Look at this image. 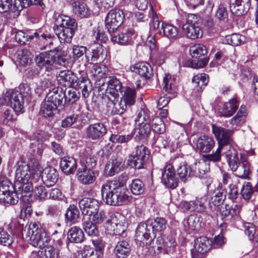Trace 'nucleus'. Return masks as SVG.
Returning <instances> with one entry per match:
<instances>
[{
  "instance_id": "obj_9",
  "label": "nucleus",
  "mask_w": 258,
  "mask_h": 258,
  "mask_svg": "<svg viewBox=\"0 0 258 258\" xmlns=\"http://www.w3.org/2000/svg\"><path fill=\"white\" fill-rule=\"evenodd\" d=\"M124 15L122 11L117 9L111 10L105 20V27L111 36L114 33L123 22Z\"/></svg>"
},
{
  "instance_id": "obj_2",
  "label": "nucleus",
  "mask_w": 258,
  "mask_h": 258,
  "mask_svg": "<svg viewBox=\"0 0 258 258\" xmlns=\"http://www.w3.org/2000/svg\"><path fill=\"white\" fill-rule=\"evenodd\" d=\"M77 27V23L74 19L61 15L56 18L53 30L61 43H69Z\"/></svg>"
},
{
  "instance_id": "obj_4",
  "label": "nucleus",
  "mask_w": 258,
  "mask_h": 258,
  "mask_svg": "<svg viewBox=\"0 0 258 258\" xmlns=\"http://www.w3.org/2000/svg\"><path fill=\"white\" fill-rule=\"evenodd\" d=\"M26 239L30 244L35 247L43 248L46 246L50 240L40 223L34 222L29 225L26 234Z\"/></svg>"
},
{
  "instance_id": "obj_56",
  "label": "nucleus",
  "mask_w": 258,
  "mask_h": 258,
  "mask_svg": "<svg viewBox=\"0 0 258 258\" xmlns=\"http://www.w3.org/2000/svg\"><path fill=\"white\" fill-rule=\"evenodd\" d=\"M80 97V93L77 90L71 89L69 90L64 98V104H71L78 100Z\"/></svg>"
},
{
  "instance_id": "obj_15",
  "label": "nucleus",
  "mask_w": 258,
  "mask_h": 258,
  "mask_svg": "<svg viewBox=\"0 0 258 258\" xmlns=\"http://www.w3.org/2000/svg\"><path fill=\"white\" fill-rule=\"evenodd\" d=\"M79 207L84 217L92 215L98 210L99 204L98 200L91 198H84L81 199L79 203Z\"/></svg>"
},
{
  "instance_id": "obj_35",
  "label": "nucleus",
  "mask_w": 258,
  "mask_h": 258,
  "mask_svg": "<svg viewBox=\"0 0 258 258\" xmlns=\"http://www.w3.org/2000/svg\"><path fill=\"white\" fill-rule=\"evenodd\" d=\"M117 98H116V100L114 101V105L116 109L122 108V107L123 108L124 110L121 113H111L109 112L108 111V107L107 106V101L104 102L106 103V111L107 113L109 114L114 115V114H122L126 109L127 105H129V87H126L125 88V91L124 92V94H122V97H121L120 102L119 103L117 104Z\"/></svg>"
},
{
  "instance_id": "obj_21",
  "label": "nucleus",
  "mask_w": 258,
  "mask_h": 258,
  "mask_svg": "<svg viewBox=\"0 0 258 258\" xmlns=\"http://www.w3.org/2000/svg\"><path fill=\"white\" fill-rule=\"evenodd\" d=\"M215 144V141L212 137L204 135L197 139L196 147L200 152L208 153L214 148Z\"/></svg>"
},
{
  "instance_id": "obj_10",
  "label": "nucleus",
  "mask_w": 258,
  "mask_h": 258,
  "mask_svg": "<svg viewBox=\"0 0 258 258\" xmlns=\"http://www.w3.org/2000/svg\"><path fill=\"white\" fill-rule=\"evenodd\" d=\"M132 157L133 159H130V166L136 169H141L149 159V151L144 146H137L135 151H133Z\"/></svg>"
},
{
  "instance_id": "obj_49",
  "label": "nucleus",
  "mask_w": 258,
  "mask_h": 258,
  "mask_svg": "<svg viewBox=\"0 0 258 258\" xmlns=\"http://www.w3.org/2000/svg\"><path fill=\"white\" fill-rule=\"evenodd\" d=\"M90 84L89 80L85 78H81L77 82V85L81 90L82 96L84 98H87L89 95L90 91L91 90Z\"/></svg>"
},
{
  "instance_id": "obj_45",
  "label": "nucleus",
  "mask_w": 258,
  "mask_h": 258,
  "mask_svg": "<svg viewBox=\"0 0 258 258\" xmlns=\"http://www.w3.org/2000/svg\"><path fill=\"white\" fill-rule=\"evenodd\" d=\"M247 115L244 106H241L236 115L232 117L230 121V124L233 126H238L244 123Z\"/></svg>"
},
{
  "instance_id": "obj_30",
  "label": "nucleus",
  "mask_w": 258,
  "mask_h": 258,
  "mask_svg": "<svg viewBox=\"0 0 258 258\" xmlns=\"http://www.w3.org/2000/svg\"><path fill=\"white\" fill-rule=\"evenodd\" d=\"M106 227L108 230L112 231L116 235H122L127 230L128 227L127 222L123 224L116 223L115 219L107 220L106 223Z\"/></svg>"
},
{
  "instance_id": "obj_50",
  "label": "nucleus",
  "mask_w": 258,
  "mask_h": 258,
  "mask_svg": "<svg viewBox=\"0 0 258 258\" xmlns=\"http://www.w3.org/2000/svg\"><path fill=\"white\" fill-rule=\"evenodd\" d=\"M57 107L45 98L44 101L42 103L41 111L45 117L51 116L53 114V111L57 109Z\"/></svg>"
},
{
  "instance_id": "obj_17",
  "label": "nucleus",
  "mask_w": 258,
  "mask_h": 258,
  "mask_svg": "<svg viewBox=\"0 0 258 258\" xmlns=\"http://www.w3.org/2000/svg\"><path fill=\"white\" fill-rule=\"evenodd\" d=\"M230 10L232 14L241 16L246 14L250 7V0H229Z\"/></svg>"
},
{
  "instance_id": "obj_55",
  "label": "nucleus",
  "mask_w": 258,
  "mask_h": 258,
  "mask_svg": "<svg viewBox=\"0 0 258 258\" xmlns=\"http://www.w3.org/2000/svg\"><path fill=\"white\" fill-rule=\"evenodd\" d=\"M177 171L180 179L183 182L186 181L187 177L190 176L191 170L186 163L181 164Z\"/></svg>"
},
{
  "instance_id": "obj_1",
  "label": "nucleus",
  "mask_w": 258,
  "mask_h": 258,
  "mask_svg": "<svg viewBox=\"0 0 258 258\" xmlns=\"http://www.w3.org/2000/svg\"><path fill=\"white\" fill-rule=\"evenodd\" d=\"M19 89V91L14 89L7 91L0 99L1 104H10L16 114L23 112L24 98L29 96L31 93L30 87L27 84H20Z\"/></svg>"
},
{
  "instance_id": "obj_27",
  "label": "nucleus",
  "mask_w": 258,
  "mask_h": 258,
  "mask_svg": "<svg viewBox=\"0 0 258 258\" xmlns=\"http://www.w3.org/2000/svg\"><path fill=\"white\" fill-rule=\"evenodd\" d=\"M238 106L239 102L237 98L234 97L223 105L222 107L220 109L219 113H220L221 116L230 117L235 112Z\"/></svg>"
},
{
  "instance_id": "obj_47",
  "label": "nucleus",
  "mask_w": 258,
  "mask_h": 258,
  "mask_svg": "<svg viewBox=\"0 0 258 258\" xmlns=\"http://www.w3.org/2000/svg\"><path fill=\"white\" fill-rule=\"evenodd\" d=\"M192 83L197 87L198 91H202L208 82V76L206 74H199L192 78Z\"/></svg>"
},
{
  "instance_id": "obj_58",
  "label": "nucleus",
  "mask_w": 258,
  "mask_h": 258,
  "mask_svg": "<svg viewBox=\"0 0 258 258\" xmlns=\"http://www.w3.org/2000/svg\"><path fill=\"white\" fill-rule=\"evenodd\" d=\"M221 150L222 147L219 146L216 151L212 154L203 155V158L209 161L219 162L221 158Z\"/></svg>"
},
{
  "instance_id": "obj_36",
  "label": "nucleus",
  "mask_w": 258,
  "mask_h": 258,
  "mask_svg": "<svg viewBox=\"0 0 258 258\" xmlns=\"http://www.w3.org/2000/svg\"><path fill=\"white\" fill-rule=\"evenodd\" d=\"M206 161L207 160L204 159L203 160L196 162L192 166V171L195 176L203 178L209 171L210 167Z\"/></svg>"
},
{
  "instance_id": "obj_57",
  "label": "nucleus",
  "mask_w": 258,
  "mask_h": 258,
  "mask_svg": "<svg viewBox=\"0 0 258 258\" xmlns=\"http://www.w3.org/2000/svg\"><path fill=\"white\" fill-rule=\"evenodd\" d=\"M13 241V237L3 228H0V244L5 246H10Z\"/></svg>"
},
{
  "instance_id": "obj_20",
  "label": "nucleus",
  "mask_w": 258,
  "mask_h": 258,
  "mask_svg": "<svg viewBox=\"0 0 258 258\" xmlns=\"http://www.w3.org/2000/svg\"><path fill=\"white\" fill-rule=\"evenodd\" d=\"M65 96L66 93L62 88L54 87L47 93L45 98L57 107L62 108L64 105Z\"/></svg>"
},
{
  "instance_id": "obj_12",
  "label": "nucleus",
  "mask_w": 258,
  "mask_h": 258,
  "mask_svg": "<svg viewBox=\"0 0 258 258\" xmlns=\"http://www.w3.org/2000/svg\"><path fill=\"white\" fill-rule=\"evenodd\" d=\"M85 135L87 139L97 141L101 139L107 133V128L101 122H96L89 124L86 127Z\"/></svg>"
},
{
  "instance_id": "obj_40",
  "label": "nucleus",
  "mask_w": 258,
  "mask_h": 258,
  "mask_svg": "<svg viewBox=\"0 0 258 258\" xmlns=\"http://www.w3.org/2000/svg\"><path fill=\"white\" fill-rule=\"evenodd\" d=\"M83 226L86 233L91 236L98 235L99 232L95 223L91 221L90 218L83 217Z\"/></svg>"
},
{
  "instance_id": "obj_6",
  "label": "nucleus",
  "mask_w": 258,
  "mask_h": 258,
  "mask_svg": "<svg viewBox=\"0 0 258 258\" xmlns=\"http://www.w3.org/2000/svg\"><path fill=\"white\" fill-rule=\"evenodd\" d=\"M147 224L141 223L138 225L136 232V241L138 245L137 253L139 256H145L151 253L150 248L147 245L146 241L150 238L152 240V236L148 232Z\"/></svg>"
},
{
  "instance_id": "obj_51",
  "label": "nucleus",
  "mask_w": 258,
  "mask_h": 258,
  "mask_svg": "<svg viewBox=\"0 0 258 258\" xmlns=\"http://www.w3.org/2000/svg\"><path fill=\"white\" fill-rule=\"evenodd\" d=\"M73 8L74 13L80 17H85L88 15V10L84 3L79 2H74L73 4Z\"/></svg>"
},
{
  "instance_id": "obj_23",
  "label": "nucleus",
  "mask_w": 258,
  "mask_h": 258,
  "mask_svg": "<svg viewBox=\"0 0 258 258\" xmlns=\"http://www.w3.org/2000/svg\"><path fill=\"white\" fill-rule=\"evenodd\" d=\"M77 176L78 181L85 185L93 183L96 179L94 172L86 166L78 169Z\"/></svg>"
},
{
  "instance_id": "obj_38",
  "label": "nucleus",
  "mask_w": 258,
  "mask_h": 258,
  "mask_svg": "<svg viewBox=\"0 0 258 258\" xmlns=\"http://www.w3.org/2000/svg\"><path fill=\"white\" fill-rule=\"evenodd\" d=\"M68 238L72 242L80 243L84 240V234L80 228L74 226L69 230Z\"/></svg>"
},
{
  "instance_id": "obj_34",
  "label": "nucleus",
  "mask_w": 258,
  "mask_h": 258,
  "mask_svg": "<svg viewBox=\"0 0 258 258\" xmlns=\"http://www.w3.org/2000/svg\"><path fill=\"white\" fill-rule=\"evenodd\" d=\"M147 222L152 228L153 232V235L152 236V239L155 237V234L157 233L160 234L166 227L167 222L164 218L162 217H157L151 222L148 220Z\"/></svg>"
},
{
  "instance_id": "obj_60",
  "label": "nucleus",
  "mask_w": 258,
  "mask_h": 258,
  "mask_svg": "<svg viewBox=\"0 0 258 258\" xmlns=\"http://www.w3.org/2000/svg\"><path fill=\"white\" fill-rule=\"evenodd\" d=\"M153 130L158 134H163L165 131V126L162 119L159 117H156L153 119Z\"/></svg>"
},
{
  "instance_id": "obj_16",
  "label": "nucleus",
  "mask_w": 258,
  "mask_h": 258,
  "mask_svg": "<svg viewBox=\"0 0 258 258\" xmlns=\"http://www.w3.org/2000/svg\"><path fill=\"white\" fill-rule=\"evenodd\" d=\"M40 180V176L39 174H34L31 178V180L25 182H16L15 183V188H18V194H20L21 197H27V194L30 196L33 190V186Z\"/></svg>"
},
{
  "instance_id": "obj_18",
  "label": "nucleus",
  "mask_w": 258,
  "mask_h": 258,
  "mask_svg": "<svg viewBox=\"0 0 258 258\" xmlns=\"http://www.w3.org/2000/svg\"><path fill=\"white\" fill-rule=\"evenodd\" d=\"M161 179L162 182L170 188H175L177 186L178 182L175 178V170L171 164H168L164 167Z\"/></svg>"
},
{
  "instance_id": "obj_53",
  "label": "nucleus",
  "mask_w": 258,
  "mask_h": 258,
  "mask_svg": "<svg viewBox=\"0 0 258 258\" xmlns=\"http://www.w3.org/2000/svg\"><path fill=\"white\" fill-rule=\"evenodd\" d=\"M225 38L227 43L233 46L240 45L245 40V37L238 34H232L227 35Z\"/></svg>"
},
{
  "instance_id": "obj_8",
  "label": "nucleus",
  "mask_w": 258,
  "mask_h": 258,
  "mask_svg": "<svg viewBox=\"0 0 258 258\" xmlns=\"http://www.w3.org/2000/svg\"><path fill=\"white\" fill-rule=\"evenodd\" d=\"M199 21V18L197 15L193 14L187 15L186 23L182 26V30L188 38L195 39L202 36Z\"/></svg>"
},
{
  "instance_id": "obj_19",
  "label": "nucleus",
  "mask_w": 258,
  "mask_h": 258,
  "mask_svg": "<svg viewBox=\"0 0 258 258\" xmlns=\"http://www.w3.org/2000/svg\"><path fill=\"white\" fill-rule=\"evenodd\" d=\"M38 38L39 40L51 39L52 36L47 32L42 33L41 31L36 32L34 35H28L22 31H19L16 32L15 35V39L20 44H25L29 40L32 39L34 37Z\"/></svg>"
},
{
  "instance_id": "obj_52",
  "label": "nucleus",
  "mask_w": 258,
  "mask_h": 258,
  "mask_svg": "<svg viewBox=\"0 0 258 258\" xmlns=\"http://www.w3.org/2000/svg\"><path fill=\"white\" fill-rule=\"evenodd\" d=\"M161 29L163 30L164 34L169 38L175 39L177 38L178 31L177 28L170 24H161Z\"/></svg>"
},
{
  "instance_id": "obj_11",
  "label": "nucleus",
  "mask_w": 258,
  "mask_h": 258,
  "mask_svg": "<svg viewBox=\"0 0 258 258\" xmlns=\"http://www.w3.org/2000/svg\"><path fill=\"white\" fill-rule=\"evenodd\" d=\"M34 174L40 175L39 173L35 172L33 169H31L30 165L26 162H18L15 173L16 182H28L31 180Z\"/></svg>"
},
{
  "instance_id": "obj_25",
  "label": "nucleus",
  "mask_w": 258,
  "mask_h": 258,
  "mask_svg": "<svg viewBox=\"0 0 258 258\" xmlns=\"http://www.w3.org/2000/svg\"><path fill=\"white\" fill-rule=\"evenodd\" d=\"M58 178V173L52 167L45 168L42 173L41 178L39 181H42L46 186H52L56 182Z\"/></svg>"
},
{
  "instance_id": "obj_61",
  "label": "nucleus",
  "mask_w": 258,
  "mask_h": 258,
  "mask_svg": "<svg viewBox=\"0 0 258 258\" xmlns=\"http://www.w3.org/2000/svg\"><path fill=\"white\" fill-rule=\"evenodd\" d=\"M34 196L36 199L40 200H44L47 197V191L43 185L34 186Z\"/></svg>"
},
{
  "instance_id": "obj_22",
  "label": "nucleus",
  "mask_w": 258,
  "mask_h": 258,
  "mask_svg": "<svg viewBox=\"0 0 258 258\" xmlns=\"http://www.w3.org/2000/svg\"><path fill=\"white\" fill-rule=\"evenodd\" d=\"M212 131L217 140L222 144H227L230 143L233 131L226 130L222 127L212 124Z\"/></svg>"
},
{
  "instance_id": "obj_63",
  "label": "nucleus",
  "mask_w": 258,
  "mask_h": 258,
  "mask_svg": "<svg viewBox=\"0 0 258 258\" xmlns=\"http://www.w3.org/2000/svg\"><path fill=\"white\" fill-rule=\"evenodd\" d=\"M242 198L246 200H249L253 194V189L250 183L247 182L243 185L241 191Z\"/></svg>"
},
{
  "instance_id": "obj_41",
  "label": "nucleus",
  "mask_w": 258,
  "mask_h": 258,
  "mask_svg": "<svg viewBox=\"0 0 258 258\" xmlns=\"http://www.w3.org/2000/svg\"><path fill=\"white\" fill-rule=\"evenodd\" d=\"M210 246V241L207 237H200L195 240L194 249L198 252L206 253Z\"/></svg>"
},
{
  "instance_id": "obj_46",
  "label": "nucleus",
  "mask_w": 258,
  "mask_h": 258,
  "mask_svg": "<svg viewBox=\"0 0 258 258\" xmlns=\"http://www.w3.org/2000/svg\"><path fill=\"white\" fill-rule=\"evenodd\" d=\"M31 5H39L42 9L45 8L44 4L41 2V0H15L14 6L18 10H22L24 8H27Z\"/></svg>"
},
{
  "instance_id": "obj_59",
  "label": "nucleus",
  "mask_w": 258,
  "mask_h": 258,
  "mask_svg": "<svg viewBox=\"0 0 258 258\" xmlns=\"http://www.w3.org/2000/svg\"><path fill=\"white\" fill-rule=\"evenodd\" d=\"M130 189L134 195H139L144 191L143 182L140 179H135L132 181Z\"/></svg>"
},
{
  "instance_id": "obj_3",
  "label": "nucleus",
  "mask_w": 258,
  "mask_h": 258,
  "mask_svg": "<svg viewBox=\"0 0 258 258\" xmlns=\"http://www.w3.org/2000/svg\"><path fill=\"white\" fill-rule=\"evenodd\" d=\"M107 87L105 91V96L103 97L104 102L107 101L108 111L111 113H121L124 109L122 108L116 109L114 102L118 97V92L124 94L125 89L121 86V82L114 76H110L106 78Z\"/></svg>"
},
{
  "instance_id": "obj_31",
  "label": "nucleus",
  "mask_w": 258,
  "mask_h": 258,
  "mask_svg": "<svg viewBox=\"0 0 258 258\" xmlns=\"http://www.w3.org/2000/svg\"><path fill=\"white\" fill-rule=\"evenodd\" d=\"M91 59L88 58L87 56V63L93 64L94 62L97 61H102L107 56V50L105 47L102 45H99L92 51Z\"/></svg>"
},
{
  "instance_id": "obj_43",
  "label": "nucleus",
  "mask_w": 258,
  "mask_h": 258,
  "mask_svg": "<svg viewBox=\"0 0 258 258\" xmlns=\"http://www.w3.org/2000/svg\"><path fill=\"white\" fill-rule=\"evenodd\" d=\"M134 132L139 140L146 139L151 133L150 124L149 122L143 121L139 124V127L136 128Z\"/></svg>"
},
{
  "instance_id": "obj_37",
  "label": "nucleus",
  "mask_w": 258,
  "mask_h": 258,
  "mask_svg": "<svg viewBox=\"0 0 258 258\" xmlns=\"http://www.w3.org/2000/svg\"><path fill=\"white\" fill-rule=\"evenodd\" d=\"M241 165L240 164L233 172H236V175L238 177L246 179L250 173V165L249 162L245 158L241 157Z\"/></svg>"
},
{
  "instance_id": "obj_24",
  "label": "nucleus",
  "mask_w": 258,
  "mask_h": 258,
  "mask_svg": "<svg viewBox=\"0 0 258 258\" xmlns=\"http://www.w3.org/2000/svg\"><path fill=\"white\" fill-rule=\"evenodd\" d=\"M132 73L137 74L140 77L149 79L153 75V71L150 65L146 62H138L130 68Z\"/></svg>"
},
{
  "instance_id": "obj_13",
  "label": "nucleus",
  "mask_w": 258,
  "mask_h": 258,
  "mask_svg": "<svg viewBox=\"0 0 258 258\" xmlns=\"http://www.w3.org/2000/svg\"><path fill=\"white\" fill-rule=\"evenodd\" d=\"M189 51L191 56L196 59L195 63L198 68H203L207 64L208 61L206 56L207 50L204 45L196 44L190 47Z\"/></svg>"
},
{
  "instance_id": "obj_48",
  "label": "nucleus",
  "mask_w": 258,
  "mask_h": 258,
  "mask_svg": "<svg viewBox=\"0 0 258 258\" xmlns=\"http://www.w3.org/2000/svg\"><path fill=\"white\" fill-rule=\"evenodd\" d=\"M129 28L128 27L124 28L122 32L118 35H112L111 36V40L112 41L116 42L122 45H127L128 43L129 38Z\"/></svg>"
},
{
  "instance_id": "obj_29",
  "label": "nucleus",
  "mask_w": 258,
  "mask_h": 258,
  "mask_svg": "<svg viewBox=\"0 0 258 258\" xmlns=\"http://www.w3.org/2000/svg\"><path fill=\"white\" fill-rule=\"evenodd\" d=\"M163 89L168 93L174 96L178 90V81L170 75H166L163 79Z\"/></svg>"
},
{
  "instance_id": "obj_5",
  "label": "nucleus",
  "mask_w": 258,
  "mask_h": 258,
  "mask_svg": "<svg viewBox=\"0 0 258 258\" xmlns=\"http://www.w3.org/2000/svg\"><path fill=\"white\" fill-rule=\"evenodd\" d=\"M101 194L104 201L108 205L117 206L126 201L128 194L120 190L115 184L106 183L101 188Z\"/></svg>"
},
{
  "instance_id": "obj_32",
  "label": "nucleus",
  "mask_w": 258,
  "mask_h": 258,
  "mask_svg": "<svg viewBox=\"0 0 258 258\" xmlns=\"http://www.w3.org/2000/svg\"><path fill=\"white\" fill-rule=\"evenodd\" d=\"M61 170L66 174L74 172L77 168V162L75 159L70 157H64L60 162Z\"/></svg>"
},
{
  "instance_id": "obj_54",
  "label": "nucleus",
  "mask_w": 258,
  "mask_h": 258,
  "mask_svg": "<svg viewBox=\"0 0 258 258\" xmlns=\"http://www.w3.org/2000/svg\"><path fill=\"white\" fill-rule=\"evenodd\" d=\"M127 175H121L119 177L118 180H113L108 181L107 183L108 184H115L117 188H120V190L128 194V189L126 186V183L128 180Z\"/></svg>"
},
{
  "instance_id": "obj_33",
  "label": "nucleus",
  "mask_w": 258,
  "mask_h": 258,
  "mask_svg": "<svg viewBox=\"0 0 258 258\" xmlns=\"http://www.w3.org/2000/svg\"><path fill=\"white\" fill-rule=\"evenodd\" d=\"M226 198L224 190L221 187H218L215 189L213 195L211 197L210 201V207L212 208H216L223 204Z\"/></svg>"
},
{
  "instance_id": "obj_44",
  "label": "nucleus",
  "mask_w": 258,
  "mask_h": 258,
  "mask_svg": "<svg viewBox=\"0 0 258 258\" xmlns=\"http://www.w3.org/2000/svg\"><path fill=\"white\" fill-rule=\"evenodd\" d=\"M132 79L130 81L132 85V88L130 87V105H133L135 102L136 89L141 87L140 77L137 75L132 73Z\"/></svg>"
},
{
  "instance_id": "obj_42",
  "label": "nucleus",
  "mask_w": 258,
  "mask_h": 258,
  "mask_svg": "<svg viewBox=\"0 0 258 258\" xmlns=\"http://www.w3.org/2000/svg\"><path fill=\"white\" fill-rule=\"evenodd\" d=\"M114 252L118 258H125L129 254L128 241L122 240L118 242L114 248Z\"/></svg>"
},
{
  "instance_id": "obj_14",
  "label": "nucleus",
  "mask_w": 258,
  "mask_h": 258,
  "mask_svg": "<svg viewBox=\"0 0 258 258\" xmlns=\"http://www.w3.org/2000/svg\"><path fill=\"white\" fill-rule=\"evenodd\" d=\"M36 63L40 68H44L47 71L52 70L55 62V52L54 50L40 53L35 58Z\"/></svg>"
},
{
  "instance_id": "obj_26",
  "label": "nucleus",
  "mask_w": 258,
  "mask_h": 258,
  "mask_svg": "<svg viewBox=\"0 0 258 258\" xmlns=\"http://www.w3.org/2000/svg\"><path fill=\"white\" fill-rule=\"evenodd\" d=\"M57 79L60 85L66 87H70L78 81L76 75L69 70L60 72Z\"/></svg>"
},
{
  "instance_id": "obj_28",
  "label": "nucleus",
  "mask_w": 258,
  "mask_h": 258,
  "mask_svg": "<svg viewBox=\"0 0 258 258\" xmlns=\"http://www.w3.org/2000/svg\"><path fill=\"white\" fill-rule=\"evenodd\" d=\"M225 154L229 167L234 171L240 164L238 151L234 147L230 146Z\"/></svg>"
},
{
  "instance_id": "obj_62",
  "label": "nucleus",
  "mask_w": 258,
  "mask_h": 258,
  "mask_svg": "<svg viewBox=\"0 0 258 258\" xmlns=\"http://www.w3.org/2000/svg\"><path fill=\"white\" fill-rule=\"evenodd\" d=\"M88 218H91V221L96 224L102 223L105 218V213L103 211L96 210L92 215H89Z\"/></svg>"
},
{
  "instance_id": "obj_39",
  "label": "nucleus",
  "mask_w": 258,
  "mask_h": 258,
  "mask_svg": "<svg viewBox=\"0 0 258 258\" xmlns=\"http://www.w3.org/2000/svg\"><path fill=\"white\" fill-rule=\"evenodd\" d=\"M80 217L79 209L75 205H70L65 214V220L67 223L74 224L78 221Z\"/></svg>"
},
{
  "instance_id": "obj_7",
  "label": "nucleus",
  "mask_w": 258,
  "mask_h": 258,
  "mask_svg": "<svg viewBox=\"0 0 258 258\" xmlns=\"http://www.w3.org/2000/svg\"><path fill=\"white\" fill-rule=\"evenodd\" d=\"M15 188V185L8 179L0 182V203L16 204L19 197L17 193L14 192Z\"/></svg>"
},
{
  "instance_id": "obj_64",
  "label": "nucleus",
  "mask_w": 258,
  "mask_h": 258,
  "mask_svg": "<svg viewBox=\"0 0 258 258\" xmlns=\"http://www.w3.org/2000/svg\"><path fill=\"white\" fill-rule=\"evenodd\" d=\"M86 47L81 45H74L73 48V57L75 59H78L84 54L86 55L87 51Z\"/></svg>"
}]
</instances>
